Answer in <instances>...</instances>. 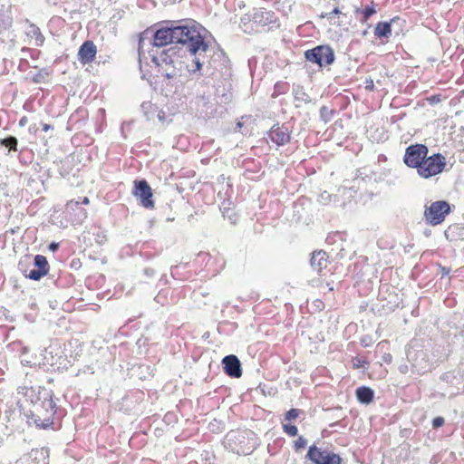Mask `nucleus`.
<instances>
[{
    "label": "nucleus",
    "mask_w": 464,
    "mask_h": 464,
    "mask_svg": "<svg viewBox=\"0 0 464 464\" xmlns=\"http://www.w3.org/2000/svg\"><path fill=\"white\" fill-rule=\"evenodd\" d=\"M368 134H369V138L371 140H372L373 141H377V142L382 141V140H386V138H387L383 129L381 130L379 136H375L374 134H372L371 130H368Z\"/></svg>",
    "instance_id": "obj_39"
},
{
    "label": "nucleus",
    "mask_w": 464,
    "mask_h": 464,
    "mask_svg": "<svg viewBox=\"0 0 464 464\" xmlns=\"http://www.w3.org/2000/svg\"><path fill=\"white\" fill-rule=\"evenodd\" d=\"M464 377L459 376L456 371H449L440 376V381L448 387L456 389L457 392L460 390Z\"/></svg>",
    "instance_id": "obj_21"
},
{
    "label": "nucleus",
    "mask_w": 464,
    "mask_h": 464,
    "mask_svg": "<svg viewBox=\"0 0 464 464\" xmlns=\"http://www.w3.org/2000/svg\"><path fill=\"white\" fill-rule=\"evenodd\" d=\"M373 4V2H372ZM356 14H361L362 18L360 19L362 23H365L372 14L376 13V9L374 7V5H367L364 8H357L355 10Z\"/></svg>",
    "instance_id": "obj_29"
},
{
    "label": "nucleus",
    "mask_w": 464,
    "mask_h": 464,
    "mask_svg": "<svg viewBox=\"0 0 464 464\" xmlns=\"http://www.w3.org/2000/svg\"><path fill=\"white\" fill-rule=\"evenodd\" d=\"M399 20V18H397ZM396 18L392 19L390 22H379L374 29V35L377 38H388L392 34V23L395 22Z\"/></svg>",
    "instance_id": "obj_24"
},
{
    "label": "nucleus",
    "mask_w": 464,
    "mask_h": 464,
    "mask_svg": "<svg viewBox=\"0 0 464 464\" xmlns=\"http://www.w3.org/2000/svg\"><path fill=\"white\" fill-rule=\"evenodd\" d=\"M224 218H227V219L230 221L231 224H236L237 218V215L231 211L229 208L224 209L223 211Z\"/></svg>",
    "instance_id": "obj_40"
},
{
    "label": "nucleus",
    "mask_w": 464,
    "mask_h": 464,
    "mask_svg": "<svg viewBox=\"0 0 464 464\" xmlns=\"http://www.w3.org/2000/svg\"><path fill=\"white\" fill-rule=\"evenodd\" d=\"M133 195L140 200V205L146 208L154 207L152 189L145 179L135 181Z\"/></svg>",
    "instance_id": "obj_15"
},
{
    "label": "nucleus",
    "mask_w": 464,
    "mask_h": 464,
    "mask_svg": "<svg viewBox=\"0 0 464 464\" xmlns=\"http://www.w3.org/2000/svg\"><path fill=\"white\" fill-rule=\"evenodd\" d=\"M89 203H90L89 198H88L87 197H83V198H82V201H80V206H81L82 204L88 205Z\"/></svg>",
    "instance_id": "obj_54"
},
{
    "label": "nucleus",
    "mask_w": 464,
    "mask_h": 464,
    "mask_svg": "<svg viewBox=\"0 0 464 464\" xmlns=\"http://www.w3.org/2000/svg\"><path fill=\"white\" fill-rule=\"evenodd\" d=\"M428 151V148L424 144L410 145L405 150L403 161L408 167L418 169L427 157Z\"/></svg>",
    "instance_id": "obj_13"
},
{
    "label": "nucleus",
    "mask_w": 464,
    "mask_h": 464,
    "mask_svg": "<svg viewBox=\"0 0 464 464\" xmlns=\"http://www.w3.org/2000/svg\"><path fill=\"white\" fill-rule=\"evenodd\" d=\"M143 272L144 275L148 277H152L155 275V270L151 267H146Z\"/></svg>",
    "instance_id": "obj_45"
},
{
    "label": "nucleus",
    "mask_w": 464,
    "mask_h": 464,
    "mask_svg": "<svg viewBox=\"0 0 464 464\" xmlns=\"http://www.w3.org/2000/svg\"><path fill=\"white\" fill-rule=\"evenodd\" d=\"M331 195L328 194L326 191H324L323 194L320 195V200L323 202V201H326L330 198Z\"/></svg>",
    "instance_id": "obj_48"
},
{
    "label": "nucleus",
    "mask_w": 464,
    "mask_h": 464,
    "mask_svg": "<svg viewBox=\"0 0 464 464\" xmlns=\"http://www.w3.org/2000/svg\"><path fill=\"white\" fill-rule=\"evenodd\" d=\"M365 89L368 91H373L374 90V83L372 80H366L365 82Z\"/></svg>",
    "instance_id": "obj_46"
},
{
    "label": "nucleus",
    "mask_w": 464,
    "mask_h": 464,
    "mask_svg": "<svg viewBox=\"0 0 464 464\" xmlns=\"http://www.w3.org/2000/svg\"><path fill=\"white\" fill-rule=\"evenodd\" d=\"M447 357H448V353L446 352L444 347L442 349H440V347L439 346L437 349H435L432 352V356L430 357V359L433 363V362L444 361Z\"/></svg>",
    "instance_id": "obj_30"
},
{
    "label": "nucleus",
    "mask_w": 464,
    "mask_h": 464,
    "mask_svg": "<svg viewBox=\"0 0 464 464\" xmlns=\"http://www.w3.org/2000/svg\"><path fill=\"white\" fill-rule=\"evenodd\" d=\"M284 431L291 437H295L298 433V429L295 425L291 424H283Z\"/></svg>",
    "instance_id": "obj_38"
},
{
    "label": "nucleus",
    "mask_w": 464,
    "mask_h": 464,
    "mask_svg": "<svg viewBox=\"0 0 464 464\" xmlns=\"http://www.w3.org/2000/svg\"><path fill=\"white\" fill-rule=\"evenodd\" d=\"M25 122H26V118H25V117H23V118L20 120L19 124H20L21 126H24V125L25 124Z\"/></svg>",
    "instance_id": "obj_55"
},
{
    "label": "nucleus",
    "mask_w": 464,
    "mask_h": 464,
    "mask_svg": "<svg viewBox=\"0 0 464 464\" xmlns=\"http://www.w3.org/2000/svg\"><path fill=\"white\" fill-rule=\"evenodd\" d=\"M197 260L198 262H204L206 264V267H208L210 270V266H212L213 260L209 253L200 252L198 255Z\"/></svg>",
    "instance_id": "obj_33"
},
{
    "label": "nucleus",
    "mask_w": 464,
    "mask_h": 464,
    "mask_svg": "<svg viewBox=\"0 0 464 464\" xmlns=\"http://www.w3.org/2000/svg\"><path fill=\"white\" fill-rule=\"evenodd\" d=\"M140 109L147 121L152 120L155 115H160L158 108L150 102H142Z\"/></svg>",
    "instance_id": "obj_26"
},
{
    "label": "nucleus",
    "mask_w": 464,
    "mask_h": 464,
    "mask_svg": "<svg viewBox=\"0 0 464 464\" xmlns=\"http://www.w3.org/2000/svg\"><path fill=\"white\" fill-rule=\"evenodd\" d=\"M303 412V411L299 410V409H290L288 411H286L285 415V420H288V421H291V420H295L296 418L299 417V415Z\"/></svg>",
    "instance_id": "obj_36"
},
{
    "label": "nucleus",
    "mask_w": 464,
    "mask_h": 464,
    "mask_svg": "<svg viewBox=\"0 0 464 464\" xmlns=\"http://www.w3.org/2000/svg\"><path fill=\"white\" fill-rule=\"evenodd\" d=\"M269 139L277 146H284L290 141L291 133L288 127L275 124L268 132Z\"/></svg>",
    "instance_id": "obj_17"
},
{
    "label": "nucleus",
    "mask_w": 464,
    "mask_h": 464,
    "mask_svg": "<svg viewBox=\"0 0 464 464\" xmlns=\"http://www.w3.org/2000/svg\"><path fill=\"white\" fill-rule=\"evenodd\" d=\"M151 61L158 67V72L162 77L171 80L179 76L176 67L177 63H180L179 57L173 48L163 50L159 55L151 54Z\"/></svg>",
    "instance_id": "obj_7"
},
{
    "label": "nucleus",
    "mask_w": 464,
    "mask_h": 464,
    "mask_svg": "<svg viewBox=\"0 0 464 464\" xmlns=\"http://www.w3.org/2000/svg\"><path fill=\"white\" fill-rule=\"evenodd\" d=\"M329 264L328 255L324 250L314 251L310 259L312 268L318 274H322L327 268Z\"/></svg>",
    "instance_id": "obj_20"
},
{
    "label": "nucleus",
    "mask_w": 464,
    "mask_h": 464,
    "mask_svg": "<svg viewBox=\"0 0 464 464\" xmlns=\"http://www.w3.org/2000/svg\"><path fill=\"white\" fill-rule=\"evenodd\" d=\"M459 229V225H451L445 230L447 239L452 241L456 239L457 230Z\"/></svg>",
    "instance_id": "obj_34"
},
{
    "label": "nucleus",
    "mask_w": 464,
    "mask_h": 464,
    "mask_svg": "<svg viewBox=\"0 0 464 464\" xmlns=\"http://www.w3.org/2000/svg\"><path fill=\"white\" fill-rule=\"evenodd\" d=\"M439 267H440V272L442 276H448L450 273V267L442 266L440 265L439 266Z\"/></svg>",
    "instance_id": "obj_44"
},
{
    "label": "nucleus",
    "mask_w": 464,
    "mask_h": 464,
    "mask_svg": "<svg viewBox=\"0 0 464 464\" xmlns=\"http://www.w3.org/2000/svg\"><path fill=\"white\" fill-rule=\"evenodd\" d=\"M18 269L24 277L33 281H39L44 276L50 275V265L47 258L43 255H35L34 261L30 263V257L24 256L18 263Z\"/></svg>",
    "instance_id": "obj_6"
},
{
    "label": "nucleus",
    "mask_w": 464,
    "mask_h": 464,
    "mask_svg": "<svg viewBox=\"0 0 464 464\" xmlns=\"http://www.w3.org/2000/svg\"><path fill=\"white\" fill-rule=\"evenodd\" d=\"M58 247H59V244L55 243V242L51 243L49 246V248L53 251H55L56 249H58Z\"/></svg>",
    "instance_id": "obj_51"
},
{
    "label": "nucleus",
    "mask_w": 464,
    "mask_h": 464,
    "mask_svg": "<svg viewBox=\"0 0 464 464\" xmlns=\"http://www.w3.org/2000/svg\"><path fill=\"white\" fill-rule=\"evenodd\" d=\"M26 34L31 39L34 40V45L42 46L44 43V36L41 33L38 26L34 24H30L26 28Z\"/></svg>",
    "instance_id": "obj_25"
},
{
    "label": "nucleus",
    "mask_w": 464,
    "mask_h": 464,
    "mask_svg": "<svg viewBox=\"0 0 464 464\" xmlns=\"http://www.w3.org/2000/svg\"><path fill=\"white\" fill-rule=\"evenodd\" d=\"M199 102H201L204 105H207L208 103V99L203 95L199 97Z\"/></svg>",
    "instance_id": "obj_53"
},
{
    "label": "nucleus",
    "mask_w": 464,
    "mask_h": 464,
    "mask_svg": "<svg viewBox=\"0 0 464 464\" xmlns=\"http://www.w3.org/2000/svg\"><path fill=\"white\" fill-rule=\"evenodd\" d=\"M450 210V203L445 200L432 202L430 206H425L424 220L431 226L440 225L445 220Z\"/></svg>",
    "instance_id": "obj_11"
},
{
    "label": "nucleus",
    "mask_w": 464,
    "mask_h": 464,
    "mask_svg": "<svg viewBox=\"0 0 464 464\" xmlns=\"http://www.w3.org/2000/svg\"><path fill=\"white\" fill-rule=\"evenodd\" d=\"M446 165L445 158L440 153L426 157L417 169L419 175L428 179L440 173Z\"/></svg>",
    "instance_id": "obj_12"
},
{
    "label": "nucleus",
    "mask_w": 464,
    "mask_h": 464,
    "mask_svg": "<svg viewBox=\"0 0 464 464\" xmlns=\"http://www.w3.org/2000/svg\"><path fill=\"white\" fill-rule=\"evenodd\" d=\"M334 113V111L326 106H322L320 109V118L325 123L333 119Z\"/></svg>",
    "instance_id": "obj_32"
},
{
    "label": "nucleus",
    "mask_w": 464,
    "mask_h": 464,
    "mask_svg": "<svg viewBox=\"0 0 464 464\" xmlns=\"http://www.w3.org/2000/svg\"><path fill=\"white\" fill-rule=\"evenodd\" d=\"M224 372L231 378H239L242 376L241 362L237 356L229 354L222 359Z\"/></svg>",
    "instance_id": "obj_16"
},
{
    "label": "nucleus",
    "mask_w": 464,
    "mask_h": 464,
    "mask_svg": "<svg viewBox=\"0 0 464 464\" xmlns=\"http://www.w3.org/2000/svg\"><path fill=\"white\" fill-rule=\"evenodd\" d=\"M445 422V420L443 417H436L432 420V427L434 429H438L440 427H441Z\"/></svg>",
    "instance_id": "obj_43"
},
{
    "label": "nucleus",
    "mask_w": 464,
    "mask_h": 464,
    "mask_svg": "<svg viewBox=\"0 0 464 464\" xmlns=\"http://www.w3.org/2000/svg\"><path fill=\"white\" fill-rule=\"evenodd\" d=\"M11 412H12L11 415H15L16 414L15 409L12 410Z\"/></svg>",
    "instance_id": "obj_56"
},
{
    "label": "nucleus",
    "mask_w": 464,
    "mask_h": 464,
    "mask_svg": "<svg viewBox=\"0 0 464 464\" xmlns=\"http://www.w3.org/2000/svg\"><path fill=\"white\" fill-rule=\"evenodd\" d=\"M63 412L57 405L51 391H44L39 398V402L34 404V422L37 427L47 429L53 425L54 419L59 420Z\"/></svg>",
    "instance_id": "obj_4"
},
{
    "label": "nucleus",
    "mask_w": 464,
    "mask_h": 464,
    "mask_svg": "<svg viewBox=\"0 0 464 464\" xmlns=\"http://www.w3.org/2000/svg\"><path fill=\"white\" fill-rule=\"evenodd\" d=\"M46 281L49 286L53 285L57 288H66L72 285V278L70 274L58 272L51 273Z\"/></svg>",
    "instance_id": "obj_19"
},
{
    "label": "nucleus",
    "mask_w": 464,
    "mask_h": 464,
    "mask_svg": "<svg viewBox=\"0 0 464 464\" xmlns=\"http://www.w3.org/2000/svg\"><path fill=\"white\" fill-rule=\"evenodd\" d=\"M174 21H165L156 30L146 29L140 34L138 52L140 57L145 53L147 45L163 47L169 44H176L174 35Z\"/></svg>",
    "instance_id": "obj_3"
},
{
    "label": "nucleus",
    "mask_w": 464,
    "mask_h": 464,
    "mask_svg": "<svg viewBox=\"0 0 464 464\" xmlns=\"http://www.w3.org/2000/svg\"><path fill=\"white\" fill-rule=\"evenodd\" d=\"M21 348V344L19 343H13L7 345V349H15Z\"/></svg>",
    "instance_id": "obj_50"
},
{
    "label": "nucleus",
    "mask_w": 464,
    "mask_h": 464,
    "mask_svg": "<svg viewBox=\"0 0 464 464\" xmlns=\"http://www.w3.org/2000/svg\"><path fill=\"white\" fill-rule=\"evenodd\" d=\"M353 365L355 369L366 368L369 365V362L361 356H356L352 360Z\"/></svg>",
    "instance_id": "obj_35"
},
{
    "label": "nucleus",
    "mask_w": 464,
    "mask_h": 464,
    "mask_svg": "<svg viewBox=\"0 0 464 464\" xmlns=\"http://www.w3.org/2000/svg\"><path fill=\"white\" fill-rule=\"evenodd\" d=\"M224 447L237 455H249L257 445V438L250 430H230L224 439Z\"/></svg>",
    "instance_id": "obj_5"
},
{
    "label": "nucleus",
    "mask_w": 464,
    "mask_h": 464,
    "mask_svg": "<svg viewBox=\"0 0 464 464\" xmlns=\"http://www.w3.org/2000/svg\"><path fill=\"white\" fill-rule=\"evenodd\" d=\"M307 445V440L304 437L300 436L295 441V450L297 451L301 449L305 448Z\"/></svg>",
    "instance_id": "obj_42"
},
{
    "label": "nucleus",
    "mask_w": 464,
    "mask_h": 464,
    "mask_svg": "<svg viewBox=\"0 0 464 464\" xmlns=\"http://www.w3.org/2000/svg\"><path fill=\"white\" fill-rule=\"evenodd\" d=\"M407 360L411 364V372L422 375L432 368V362L428 350L418 343L410 344L407 350Z\"/></svg>",
    "instance_id": "obj_8"
},
{
    "label": "nucleus",
    "mask_w": 464,
    "mask_h": 464,
    "mask_svg": "<svg viewBox=\"0 0 464 464\" xmlns=\"http://www.w3.org/2000/svg\"><path fill=\"white\" fill-rule=\"evenodd\" d=\"M399 371L401 373H407L409 372V366L407 364H401L400 367H399Z\"/></svg>",
    "instance_id": "obj_47"
},
{
    "label": "nucleus",
    "mask_w": 464,
    "mask_h": 464,
    "mask_svg": "<svg viewBox=\"0 0 464 464\" xmlns=\"http://www.w3.org/2000/svg\"><path fill=\"white\" fill-rule=\"evenodd\" d=\"M355 395L360 403L368 405L374 399V391L367 386H360L356 389Z\"/></svg>",
    "instance_id": "obj_23"
},
{
    "label": "nucleus",
    "mask_w": 464,
    "mask_h": 464,
    "mask_svg": "<svg viewBox=\"0 0 464 464\" xmlns=\"http://www.w3.org/2000/svg\"><path fill=\"white\" fill-rule=\"evenodd\" d=\"M53 126L47 123H43V130L48 131L49 130H53Z\"/></svg>",
    "instance_id": "obj_52"
},
{
    "label": "nucleus",
    "mask_w": 464,
    "mask_h": 464,
    "mask_svg": "<svg viewBox=\"0 0 464 464\" xmlns=\"http://www.w3.org/2000/svg\"><path fill=\"white\" fill-rule=\"evenodd\" d=\"M190 72H200L212 79L227 80L231 76L230 61L223 50L207 44L206 50L195 55L188 69Z\"/></svg>",
    "instance_id": "obj_1"
},
{
    "label": "nucleus",
    "mask_w": 464,
    "mask_h": 464,
    "mask_svg": "<svg viewBox=\"0 0 464 464\" xmlns=\"http://www.w3.org/2000/svg\"><path fill=\"white\" fill-rule=\"evenodd\" d=\"M340 14L339 8L335 7L332 12H330L327 16L328 18H332L334 15Z\"/></svg>",
    "instance_id": "obj_49"
},
{
    "label": "nucleus",
    "mask_w": 464,
    "mask_h": 464,
    "mask_svg": "<svg viewBox=\"0 0 464 464\" xmlns=\"http://www.w3.org/2000/svg\"><path fill=\"white\" fill-rule=\"evenodd\" d=\"M97 53L96 45L92 41H85L79 48L78 60L86 64L93 61Z\"/></svg>",
    "instance_id": "obj_18"
},
{
    "label": "nucleus",
    "mask_w": 464,
    "mask_h": 464,
    "mask_svg": "<svg viewBox=\"0 0 464 464\" xmlns=\"http://www.w3.org/2000/svg\"><path fill=\"white\" fill-rule=\"evenodd\" d=\"M287 90V84L285 82H276L274 87L273 96H277L279 94H283Z\"/></svg>",
    "instance_id": "obj_37"
},
{
    "label": "nucleus",
    "mask_w": 464,
    "mask_h": 464,
    "mask_svg": "<svg viewBox=\"0 0 464 464\" xmlns=\"http://www.w3.org/2000/svg\"><path fill=\"white\" fill-rule=\"evenodd\" d=\"M304 55L307 62L317 64L321 68L333 64L335 60L334 51L328 44L317 45L306 50Z\"/></svg>",
    "instance_id": "obj_10"
},
{
    "label": "nucleus",
    "mask_w": 464,
    "mask_h": 464,
    "mask_svg": "<svg viewBox=\"0 0 464 464\" xmlns=\"http://www.w3.org/2000/svg\"><path fill=\"white\" fill-rule=\"evenodd\" d=\"M294 98L295 101L304 103H310L312 102V99L310 96L306 93L303 86H296L294 88Z\"/></svg>",
    "instance_id": "obj_28"
},
{
    "label": "nucleus",
    "mask_w": 464,
    "mask_h": 464,
    "mask_svg": "<svg viewBox=\"0 0 464 464\" xmlns=\"http://www.w3.org/2000/svg\"><path fill=\"white\" fill-rule=\"evenodd\" d=\"M389 343L387 341L380 342L376 346V353H382V360L383 362L390 364L392 362V356L388 350Z\"/></svg>",
    "instance_id": "obj_27"
},
{
    "label": "nucleus",
    "mask_w": 464,
    "mask_h": 464,
    "mask_svg": "<svg viewBox=\"0 0 464 464\" xmlns=\"http://www.w3.org/2000/svg\"><path fill=\"white\" fill-rule=\"evenodd\" d=\"M277 18L274 12L266 9H254L251 14H245L240 19L239 26L246 34H251L256 31L254 24L256 26H267L276 24Z\"/></svg>",
    "instance_id": "obj_9"
},
{
    "label": "nucleus",
    "mask_w": 464,
    "mask_h": 464,
    "mask_svg": "<svg viewBox=\"0 0 464 464\" xmlns=\"http://www.w3.org/2000/svg\"><path fill=\"white\" fill-rule=\"evenodd\" d=\"M204 28L194 20L174 21V35L176 44L186 46L194 57L206 50L207 43L201 34Z\"/></svg>",
    "instance_id": "obj_2"
},
{
    "label": "nucleus",
    "mask_w": 464,
    "mask_h": 464,
    "mask_svg": "<svg viewBox=\"0 0 464 464\" xmlns=\"http://www.w3.org/2000/svg\"><path fill=\"white\" fill-rule=\"evenodd\" d=\"M66 209L75 212L73 222L76 224H82L87 218V211L80 206V201L70 200L66 205Z\"/></svg>",
    "instance_id": "obj_22"
},
{
    "label": "nucleus",
    "mask_w": 464,
    "mask_h": 464,
    "mask_svg": "<svg viewBox=\"0 0 464 464\" xmlns=\"http://www.w3.org/2000/svg\"><path fill=\"white\" fill-rule=\"evenodd\" d=\"M306 458L314 464H341V458L338 454L328 450H322L315 445L309 448Z\"/></svg>",
    "instance_id": "obj_14"
},
{
    "label": "nucleus",
    "mask_w": 464,
    "mask_h": 464,
    "mask_svg": "<svg viewBox=\"0 0 464 464\" xmlns=\"http://www.w3.org/2000/svg\"><path fill=\"white\" fill-rule=\"evenodd\" d=\"M1 144L2 146L7 148L9 151H17V139L15 137L9 136L7 138L2 139Z\"/></svg>",
    "instance_id": "obj_31"
},
{
    "label": "nucleus",
    "mask_w": 464,
    "mask_h": 464,
    "mask_svg": "<svg viewBox=\"0 0 464 464\" xmlns=\"http://www.w3.org/2000/svg\"><path fill=\"white\" fill-rule=\"evenodd\" d=\"M360 343L363 347H369L373 343L372 337L370 334L362 335L360 339Z\"/></svg>",
    "instance_id": "obj_41"
}]
</instances>
